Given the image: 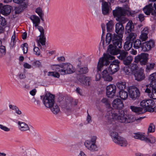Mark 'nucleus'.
Wrapping results in <instances>:
<instances>
[{
    "label": "nucleus",
    "instance_id": "1",
    "mask_svg": "<svg viewBox=\"0 0 156 156\" xmlns=\"http://www.w3.org/2000/svg\"><path fill=\"white\" fill-rule=\"evenodd\" d=\"M113 108L116 109L115 111L112 108L108 111L106 118L109 122H112L115 119L119 122L125 123L132 122L136 119L134 115L131 114H126L122 109L124 105L122 101L119 99L114 100L112 102Z\"/></svg>",
    "mask_w": 156,
    "mask_h": 156
},
{
    "label": "nucleus",
    "instance_id": "2",
    "mask_svg": "<svg viewBox=\"0 0 156 156\" xmlns=\"http://www.w3.org/2000/svg\"><path fill=\"white\" fill-rule=\"evenodd\" d=\"M122 37L114 33L113 34L109 33H107L105 38L106 45L109 44L111 41L113 44V45L110 44L108 46V50L109 53L113 49V50L119 49L122 47Z\"/></svg>",
    "mask_w": 156,
    "mask_h": 156
},
{
    "label": "nucleus",
    "instance_id": "3",
    "mask_svg": "<svg viewBox=\"0 0 156 156\" xmlns=\"http://www.w3.org/2000/svg\"><path fill=\"white\" fill-rule=\"evenodd\" d=\"M155 104V102L153 100L145 99L143 100L140 103V106L142 107H137L131 106L130 109L138 115L144 113L146 111L153 112L154 111V108H153Z\"/></svg>",
    "mask_w": 156,
    "mask_h": 156
},
{
    "label": "nucleus",
    "instance_id": "4",
    "mask_svg": "<svg viewBox=\"0 0 156 156\" xmlns=\"http://www.w3.org/2000/svg\"><path fill=\"white\" fill-rule=\"evenodd\" d=\"M52 70L58 72L61 75L71 74L74 72L73 65L70 63H64L60 65H53L51 66Z\"/></svg>",
    "mask_w": 156,
    "mask_h": 156
},
{
    "label": "nucleus",
    "instance_id": "5",
    "mask_svg": "<svg viewBox=\"0 0 156 156\" xmlns=\"http://www.w3.org/2000/svg\"><path fill=\"white\" fill-rule=\"evenodd\" d=\"M113 15L114 17H116V20L120 22H122L124 20L125 18L123 16L127 15L128 16H134L133 13L131 11L121 7H118L116 9L113 11Z\"/></svg>",
    "mask_w": 156,
    "mask_h": 156
},
{
    "label": "nucleus",
    "instance_id": "6",
    "mask_svg": "<svg viewBox=\"0 0 156 156\" xmlns=\"http://www.w3.org/2000/svg\"><path fill=\"white\" fill-rule=\"evenodd\" d=\"M115 59V57L110 55L109 54L104 53L103 56L99 59L97 66L98 71H101V69L104 66H107L109 65L112 61Z\"/></svg>",
    "mask_w": 156,
    "mask_h": 156
},
{
    "label": "nucleus",
    "instance_id": "7",
    "mask_svg": "<svg viewBox=\"0 0 156 156\" xmlns=\"http://www.w3.org/2000/svg\"><path fill=\"white\" fill-rule=\"evenodd\" d=\"M41 99L45 106L47 108H51L55 102V95L50 94H46L45 96H41Z\"/></svg>",
    "mask_w": 156,
    "mask_h": 156
},
{
    "label": "nucleus",
    "instance_id": "8",
    "mask_svg": "<svg viewBox=\"0 0 156 156\" xmlns=\"http://www.w3.org/2000/svg\"><path fill=\"white\" fill-rule=\"evenodd\" d=\"M76 72L79 74H85L89 71L87 65H84L83 60L81 58H78L76 61Z\"/></svg>",
    "mask_w": 156,
    "mask_h": 156
},
{
    "label": "nucleus",
    "instance_id": "9",
    "mask_svg": "<svg viewBox=\"0 0 156 156\" xmlns=\"http://www.w3.org/2000/svg\"><path fill=\"white\" fill-rule=\"evenodd\" d=\"M127 90L129 98L133 101L138 99L140 96V90L136 87H130Z\"/></svg>",
    "mask_w": 156,
    "mask_h": 156
},
{
    "label": "nucleus",
    "instance_id": "10",
    "mask_svg": "<svg viewBox=\"0 0 156 156\" xmlns=\"http://www.w3.org/2000/svg\"><path fill=\"white\" fill-rule=\"evenodd\" d=\"M110 136L113 141L118 144H120L121 146L127 145V142L124 138L119 136L117 133L112 132L110 133Z\"/></svg>",
    "mask_w": 156,
    "mask_h": 156
},
{
    "label": "nucleus",
    "instance_id": "11",
    "mask_svg": "<svg viewBox=\"0 0 156 156\" xmlns=\"http://www.w3.org/2000/svg\"><path fill=\"white\" fill-rule=\"evenodd\" d=\"M148 54L141 53L135 57L134 62L136 63L139 62L140 64L142 66L146 65L148 61Z\"/></svg>",
    "mask_w": 156,
    "mask_h": 156
},
{
    "label": "nucleus",
    "instance_id": "12",
    "mask_svg": "<svg viewBox=\"0 0 156 156\" xmlns=\"http://www.w3.org/2000/svg\"><path fill=\"white\" fill-rule=\"evenodd\" d=\"M156 4L154 3L153 6V3H150L146 5L143 9L145 14L149 15L150 13L154 16H156Z\"/></svg>",
    "mask_w": 156,
    "mask_h": 156
},
{
    "label": "nucleus",
    "instance_id": "13",
    "mask_svg": "<svg viewBox=\"0 0 156 156\" xmlns=\"http://www.w3.org/2000/svg\"><path fill=\"white\" fill-rule=\"evenodd\" d=\"M111 51H111V52L110 54L113 55H117V57L119 59L122 61L128 55V52L126 51L123 50H121L120 49L113 50V49Z\"/></svg>",
    "mask_w": 156,
    "mask_h": 156
},
{
    "label": "nucleus",
    "instance_id": "14",
    "mask_svg": "<svg viewBox=\"0 0 156 156\" xmlns=\"http://www.w3.org/2000/svg\"><path fill=\"white\" fill-rule=\"evenodd\" d=\"M119 63L118 61L115 60L110 64L108 68V72L110 74H113L119 71L120 69Z\"/></svg>",
    "mask_w": 156,
    "mask_h": 156
},
{
    "label": "nucleus",
    "instance_id": "15",
    "mask_svg": "<svg viewBox=\"0 0 156 156\" xmlns=\"http://www.w3.org/2000/svg\"><path fill=\"white\" fill-rule=\"evenodd\" d=\"M155 45L154 41L152 40H150L142 44L140 50L144 52L147 51L151 50Z\"/></svg>",
    "mask_w": 156,
    "mask_h": 156
},
{
    "label": "nucleus",
    "instance_id": "16",
    "mask_svg": "<svg viewBox=\"0 0 156 156\" xmlns=\"http://www.w3.org/2000/svg\"><path fill=\"white\" fill-rule=\"evenodd\" d=\"M116 87L114 84H110L107 87L106 94L109 98H112L115 94Z\"/></svg>",
    "mask_w": 156,
    "mask_h": 156
},
{
    "label": "nucleus",
    "instance_id": "17",
    "mask_svg": "<svg viewBox=\"0 0 156 156\" xmlns=\"http://www.w3.org/2000/svg\"><path fill=\"white\" fill-rule=\"evenodd\" d=\"M78 77V80L84 85L87 86H90L91 84L92 79L90 76H87L85 75H82Z\"/></svg>",
    "mask_w": 156,
    "mask_h": 156
},
{
    "label": "nucleus",
    "instance_id": "18",
    "mask_svg": "<svg viewBox=\"0 0 156 156\" xmlns=\"http://www.w3.org/2000/svg\"><path fill=\"white\" fill-rule=\"evenodd\" d=\"M149 80L150 81V86L154 90V93H156V73L154 72L151 74L149 77Z\"/></svg>",
    "mask_w": 156,
    "mask_h": 156
},
{
    "label": "nucleus",
    "instance_id": "19",
    "mask_svg": "<svg viewBox=\"0 0 156 156\" xmlns=\"http://www.w3.org/2000/svg\"><path fill=\"white\" fill-rule=\"evenodd\" d=\"M135 78V80L138 81H141L144 80L145 78V76L144 73V71L142 69H140L134 73Z\"/></svg>",
    "mask_w": 156,
    "mask_h": 156
},
{
    "label": "nucleus",
    "instance_id": "20",
    "mask_svg": "<svg viewBox=\"0 0 156 156\" xmlns=\"http://www.w3.org/2000/svg\"><path fill=\"white\" fill-rule=\"evenodd\" d=\"M115 31L118 36L123 37V34L124 31V28L122 23H119L116 24Z\"/></svg>",
    "mask_w": 156,
    "mask_h": 156
},
{
    "label": "nucleus",
    "instance_id": "21",
    "mask_svg": "<svg viewBox=\"0 0 156 156\" xmlns=\"http://www.w3.org/2000/svg\"><path fill=\"white\" fill-rule=\"evenodd\" d=\"M12 7L8 5H2L0 8V12L3 15L7 16L9 15L11 12Z\"/></svg>",
    "mask_w": 156,
    "mask_h": 156
},
{
    "label": "nucleus",
    "instance_id": "22",
    "mask_svg": "<svg viewBox=\"0 0 156 156\" xmlns=\"http://www.w3.org/2000/svg\"><path fill=\"white\" fill-rule=\"evenodd\" d=\"M110 11V8L108 3L105 2H103L102 4V11L104 15L108 14Z\"/></svg>",
    "mask_w": 156,
    "mask_h": 156
},
{
    "label": "nucleus",
    "instance_id": "23",
    "mask_svg": "<svg viewBox=\"0 0 156 156\" xmlns=\"http://www.w3.org/2000/svg\"><path fill=\"white\" fill-rule=\"evenodd\" d=\"M149 86V85H146V89H144L145 90V93L148 94V96L150 98L155 100L156 99V98H155L154 94V93H155L154 90L153 89L152 87L150 86V89H149L148 88Z\"/></svg>",
    "mask_w": 156,
    "mask_h": 156
},
{
    "label": "nucleus",
    "instance_id": "24",
    "mask_svg": "<svg viewBox=\"0 0 156 156\" xmlns=\"http://www.w3.org/2000/svg\"><path fill=\"white\" fill-rule=\"evenodd\" d=\"M149 33L148 29L147 28H144L141 31V34L139 38L142 41H146L148 38L147 35Z\"/></svg>",
    "mask_w": 156,
    "mask_h": 156
},
{
    "label": "nucleus",
    "instance_id": "25",
    "mask_svg": "<svg viewBox=\"0 0 156 156\" xmlns=\"http://www.w3.org/2000/svg\"><path fill=\"white\" fill-rule=\"evenodd\" d=\"M18 124L19 129L21 131H25L30 129L28 125L25 122L19 121L18 122Z\"/></svg>",
    "mask_w": 156,
    "mask_h": 156
},
{
    "label": "nucleus",
    "instance_id": "26",
    "mask_svg": "<svg viewBox=\"0 0 156 156\" xmlns=\"http://www.w3.org/2000/svg\"><path fill=\"white\" fill-rule=\"evenodd\" d=\"M102 76V78L105 81H111L113 79L112 76L109 74L107 69H105L103 71Z\"/></svg>",
    "mask_w": 156,
    "mask_h": 156
},
{
    "label": "nucleus",
    "instance_id": "27",
    "mask_svg": "<svg viewBox=\"0 0 156 156\" xmlns=\"http://www.w3.org/2000/svg\"><path fill=\"white\" fill-rule=\"evenodd\" d=\"M97 139L96 136H94L91 138V140H87L85 141L84 143V145L85 146H96L95 145L96 140Z\"/></svg>",
    "mask_w": 156,
    "mask_h": 156
},
{
    "label": "nucleus",
    "instance_id": "28",
    "mask_svg": "<svg viewBox=\"0 0 156 156\" xmlns=\"http://www.w3.org/2000/svg\"><path fill=\"white\" fill-rule=\"evenodd\" d=\"M134 25L132 22H128L125 27V33L129 34L133 30Z\"/></svg>",
    "mask_w": 156,
    "mask_h": 156
},
{
    "label": "nucleus",
    "instance_id": "29",
    "mask_svg": "<svg viewBox=\"0 0 156 156\" xmlns=\"http://www.w3.org/2000/svg\"><path fill=\"white\" fill-rule=\"evenodd\" d=\"M30 19L32 20L35 26L37 27L40 24V20L39 17L35 15H32L30 17Z\"/></svg>",
    "mask_w": 156,
    "mask_h": 156
},
{
    "label": "nucleus",
    "instance_id": "30",
    "mask_svg": "<svg viewBox=\"0 0 156 156\" xmlns=\"http://www.w3.org/2000/svg\"><path fill=\"white\" fill-rule=\"evenodd\" d=\"M144 133L140 132H138L134 133V135L132 136V137L135 139H138L144 141L145 136L144 135Z\"/></svg>",
    "mask_w": 156,
    "mask_h": 156
},
{
    "label": "nucleus",
    "instance_id": "31",
    "mask_svg": "<svg viewBox=\"0 0 156 156\" xmlns=\"http://www.w3.org/2000/svg\"><path fill=\"white\" fill-rule=\"evenodd\" d=\"M27 7V3H23L20 6L16 7L15 9V12L16 14H19Z\"/></svg>",
    "mask_w": 156,
    "mask_h": 156
},
{
    "label": "nucleus",
    "instance_id": "32",
    "mask_svg": "<svg viewBox=\"0 0 156 156\" xmlns=\"http://www.w3.org/2000/svg\"><path fill=\"white\" fill-rule=\"evenodd\" d=\"M133 59V57L131 56H128V55L124 59L122 60L123 64L126 66L129 65L131 63Z\"/></svg>",
    "mask_w": 156,
    "mask_h": 156
},
{
    "label": "nucleus",
    "instance_id": "33",
    "mask_svg": "<svg viewBox=\"0 0 156 156\" xmlns=\"http://www.w3.org/2000/svg\"><path fill=\"white\" fill-rule=\"evenodd\" d=\"M126 40V41L124 43L123 48L126 51H129L132 47L133 42L127 40Z\"/></svg>",
    "mask_w": 156,
    "mask_h": 156
},
{
    "label": "nucleus",
    "instance_id": "34",
    "mask_svg": "<svg viewBox=\"0 0 156 156\" xmlns=\"http://www.w3.org/2000/svg\"><path fill=\"white\" fill-rule=\"evenodd\" d=\"M117 86L118 88L121 90H122L126 87V83L124 81H120L117 83Z\"/></svg>",
    "mask_w": 156,
    "mask_h": 156
},
{
    "label": "nucleus",
    "instance_id": "35",
    "mask_svg": "<svg viewBox=\"0 0 156 156\" xmlns=\"http://www.w3.org/2000/svg\"><path fill=\"white\" fill-rule=\"evenodd\" d=\"M133 47L136 49H140L142 44L141 40L139 39H137L133 41Z\"/></svg>",
    "mask_w": 156,
    "mask_h": 156
},
{
    "label": "nucleus",
    "instance_id": "36",
    "mask_svg": "<svg viewBox=\"0 0 156 156\" xmlns=\"http://www.w3.org/2000/svg\"><path fill=\"white\" fill-rule=\"evenodd\" d=\"M136 34L134 33H130L128 36L126 38V40H127L133 43V41L136 39Z\"/></svg>",
    "mask_w": 156,
    "mask_h": 156
},
{
    "label": "nucleus",
    "instance_id": "37",
    "mask_svg": "<svg viewBox=\"0 0 156 156\" xmlns=\"http://www.w3.org/2000/svg\"><path fill=\"white\" fill-rule=\"evenodd\" d=\"M107 30L108 32L112 31L114 23L112 21L110 20L106 23Z\"/></svg>",
    "mask_w": 156,
    "mask_h": 156
},
{
    "label": "nucleus",
    "instance_id": "38",
    "mask_svg": "<svg viewBox=\"0 0 156 156\" xmlns=\"http://www.w3.org/2000/svg\"><path fill=\"white\" fill-rule=\"evenodd\" d=\"M49 108L52 112L55 114H57L60 111L58 106L57 105H54L51 107Z\"/></svg>",
    "mask_w": 156,
    "mask_h": 156
},
{
    "label": "nucleus",
    "instance_id": "39",
    "mask_svg": "<svg viewBox=\"0 0 156 156\" xmlns=\"http://www.w3.org/2000/svg\"><path fill=\"white\" fill-rule=\"evenodd\" d=\"M119 95L120 98L123 100H126L128 97L127 92L123 90L119 91Z\"/></svg>",
    "mask_w": 156,
    "mask_h": 156
},
{
    "label": "nucleus",
    "instance_id": "40",
    "mask_svg": "<svg viewBox=\"0 0 156 156\" xmlns=\"http://www.w3.org/2000/svg\"><path fill=\"white\" fill-rule=\"evenodd\" d=\"M146 65V71L147 72H149L151 70L153 69L155 64L154 63H147Z\"/></svg>",
    "mask_w": 156,
    "mask_h": 156
},
{
    "label": "nucleus",
    "instance_id": "41",
    "mask_svg": "<svg viewBox=\"0 0 156 156\" xmlns=\"http://www.w3.org/2000/svg\"><path fill=\"white\" fill-rule=\"evenodd\" d=\"M129 67L130 69V70L131 71V73H134L136 71L138 70V66L136 64H131Z\"/></svg>",
    "mask_w": 156,
    "mask_h": 156
},
{
    "label": "nucleus",
    "instance_id": "42",
    "mask_svg": "<svg viewBox=\"0 0 156 156\" xmlns=\"http://www.w3.org/2000/svg\"><path fill=\"white\" fill-rule=\"evenodd\" d=\"M155 126L152 123H151L149 125L148 129V131L147 132V134H148L149 133L154 132L155 131Z\"/></svg>",
    "mask_w": 156,
    "mask_h": 156
},
{
    "label": "nucleus",
    "instance_id": "43",
    "mask_svg": "<svg viewBox=\"0 0 156 156\" xmlns=\"http://www.w3.org/2000/svg\"><path fill=\"white\" fill-rule=\"evenodd\" d=\"M144 141L147 143L153 144L155 142V137H151L150 138L145 137Z\"/></svg>",
    "mask_w": 156,
    "mask_h": 156
},
{
    "label": "nucleus",
    "instance_id": "44",
    "mask_svg": "<svg viewBox=\"0 0 156 156\" xmlns=\"http://www.w3.org/2000/svg\"><path fill=\"white\" fill-rule=\"evenodd\" d=\"M23 48V50L24 54H26L28 50V45L26 43H24L22 44L21 46Z\"/></svg>",
    "mask_w": 156,
    "mask_h": 156
},
{
    "label": "nucleus",
    "instance_id": "45",
    "mask_svg": "<svg viewBox=\"0 0 156 156\" xmlns=\"http://www.w3.org/2000/svg\"><path fill=\"white\" fill-rule=\"evenodd\" d=\"M56 72H49L48 73V75L49 76H52L58 78L60 76L59 73L58 72L56 71Z\"/></svg>",
    "mask_w": 156,
    "mask_h": 156
},
{
    "label": "nucleus",
    "instance_id": "46",
    "mask_svg": "<svg viewBox=\"0 0 156 156\" xmlns=\"http://www.w3.org/2000/svg\"><path fill=\"white\" fill-rule=\"evenodd\" d=\"M6 49L4 46L2 45L0 47V57L4 55L5 54Z\"/></svg>",
    "mask_w": 156,
    "mask_h": 156
},
{
    "label": "nucleus",
    "instance_id": "47",
    "mask_svg": "<svg viewBox=\"0 0 156 156\" xmlns=\"http://www.w3.org/2000/svg\"><path fill=\"white\" fill-rule=\"evenodd\" d=\"M6 20L3 17L0 16V26L4 27L6 25Z\"/></svg>",
    "mask_w": 156,
    "mask_h": 156
},
{
    "label": "nucleus",
    "instance_id": "48",
    "mask_svg": "<svg viewBox=\"0 0 156 156\" xmlns=\"http://www.w3.org/2000/svg\"><path fill=\"white\" fill-rule=\"evenodd\" d=\"M101 102L105 105L109 106L110 105V102L106 98H104L101 100Z\"/></svg>",
    "mask_w": 156,
    "mask_h": 156
},
{
    "label": "nucleus",
    "instance_id": "49",
    "mask_svg": "<svg viewBox=\"0 0 156 156\" xmlns=\"http://www.w3.org/2000/svg\"><path fill=\"white\" fill-rule=\"evenodd\" d=\"M34 53L38 56L40 54V50L39 48L37 47H34Z\"/></svg>",
    "mask_w": 156,
    "mask_h": 156
},
{
    "label": "nucleus",
    "instance_id": "50",
    "mask_svg": "<svg viewBox=\"0 0 156 156\" xmlns=\"http://www.w3.org/2000/svg\"><path fill=\"white\" fill-rule=\"evenodd\" d=\"M35 12L38 14L39 16H41V15H44L42 13V11L41 9L40 8H37L36 9Z\"/></svg>",
    "mask_w": 156,
    "mask_h": 156
},
{
    "label": "nucleus",
    "instance_id": "51",
    "mask_svg": "<svg viewBox=\"0 0 156 156\" xmlns=\"http://www.w3.org/2000/svg\"><path fill=\"white\" fill-rule=\"evenodd\" d=\"M39 41L42 45H45L46 42L45 37H40Z\"/></svg>",
    "mask_w": 156,
    "mask_h": 156
},
{
    "label": "nucleus",
    "instance_id": "52",
    "mask_svg": "<svg viewBox=\"0 0 156 156\" xmlns=\"http://www.w3.org/2000/svg\"><path fill=\"white\" fill-rule=\"evenodd\" d=\"M0 128L6 132H8L10 130V129L9 128H8L6 126L1 124H0Z\"/></svg>",
    "mask_w": 156,
    "mask_h": 156
},
{
    "label": "nucleus",
    "instance_id": "53",
    "mask_svg": "<svg viewBox=\"0 0 156 156\" xmlns=\"http://www.w3.org/2000/svg\"><path fill=\"white\" fill-rule=\"evenodd\" d=\"M87 148L90 151L94 152L98 150V147H87Z\"/></svg>",
    "mask_w": 156,
    "mask_h": 156
},
{
    "label": "nucleus",
    "instance_id": "54",
    "mask_svg": "<svg viewBox=\"0 0 156 156\" xmlns=\"http://www.w3.org/2000/svg\"><path fill=\"white\" fill-rule=\"evenodd\" d=\"M144 16L143 14H140L138 15V18L141 22L143 21L145 19Z\"/></svg>",
    "mask_w": 156,
    "mask_h": 156
},
{
    "label": "nucleus",
    "instance_id": "55",
    "mask_svg": "<svg viewBox=\"0 0 156 156\" xmlns=\"http://www.w3.org/2000/svg\"><path fill=\"white\" fill-rule=\"evenodd\" d=\"M101 27L102 30V33L101 35L102 38L104 36L105 32V25L104 23H102L101 24Z\"/></svg>",
    "mask_w": 156,
    "mask_h": 156
},
{
    "label": "nucleus",
    "instance_id": "56",
    "mask_svg": "<svg viewBox=\"0 0 156 156\" xmlns=\"http://www.w3.org/2000/svg\"><path fill=\"white\" fill-rule=\"evenodd\" d=\"M26 0H13V2L17 4H21L23 5V3H26L24 2Z\"/></svg>",
    "mask_w": 156,
    "mask_h": 156
},
{
    "label": "nucleus",
    "instance_id": "57",
    "mask_svg": "<svg viewBox=\"0 0 156 156\" xmlns=\"http://www.w3.org/2000/svg\"><path fill=\"white\" fill-rule=\"evenodd\" d=\"M124 70L125 72L128 75H129L130 73L131 72V71L130 70V69L129 66L125 68Z\"/></svg>",
    "mask_w": 156,
    "mask_h": 156
},
{
    "label": "nucleus",
    "instance_id": "58",
    "mask_svg": "<svg viewBox=\"0 0 156 156\" xmlns=\"http://www.w3.org/2000/svg\"><path fill=\"white\" fill-rule=\"evenodd\" d=\"M101 78V75L99 73H97L95 76V80L97 81L100 80Z\"/></svg>",
    "mask_w": 156,
    "mask_h": 156
},
{
    "label": "nucleus",
    "instance_id": "59",
    "mask_svg": "<svg viewBox=\"0 0 156 156\" xmlns=\"http://www.w3.org/2000/svg\"><path fill=\"white\" fill-rule=\"evenodd\" d=\"M87 121L88 123H89L90 122H91V117L89 115L88 113V111H87Z\"/></svg>",
    "mask_w": 156,
    "mask_h": 156
},
{
    "label": "nucleus",
    "instance_id": "60",
    "mask_svg": "<svg viewBox=\"0 0 156 156\" xmlns=\"http://www.w3.org/2000/svg\"><path fill=\"white\" fill-rule=\"evenodd\" d=\"M15 39L16 35L15 34V31H14V34L12 37L11 42H13V43H14L15 42H16Z\"/></svg>",
    "mask_w": 156,
    "mask_h": 156
},
{
    "label": "nucleus",
    "instance_id": "61",
    "mask_svg": "<svg viewBox=\"0 0 156 156\" xmlns=\"http://www.w3.org/2000/svg\"><path fill=\"white\" fill-rule=\"evenodd\" d=\"M34 65L37 67H39L41 66V63L39 61H36L34 62Z\"/></svg>",
    "mask_w": 156,
    "mask_h": 156
},
{
    "label": "nucleus",
    "instance_id": "62",
    "mask_svg": "<svg viewBox=\"0 0 156 156\" xmlns=\"http://www.w3.org/2000/svg\"><path fill=\"white\" fill-rule=\"evenodd\" d=\"M9 106L10 109L14 110H15L18 108V107L16 105H9Z\"/></svg>",
    "mask_w": 156,
    "mask_h": 156
},
{
    "label": "nucleus",
    "instance_id": "63",
    "mask_svg": "<svg viewBox=\"0 0 156 156\" xmlns=\"http://www.w3.org/2000/svg\"><path fill=\"white\" fill-rule=\"evenodd\" d=\"M23 66L25 68L30 69L31 68V65L28 64L27 63H25L24 64Z\"/></svg>",
    "mask_w": 156,
    "mask_h": 156
},
{
    "label": "nucleus",
    "instance_id": "64",
    "mask_svg": "<svg viewBox=\"0 0 156 156\" xmlns=\"http://www.w3.org/2000/svg\"><path fill=\"white\" fill-rule=\"evenodd\" d=\"M36 92V90L34 89L30 92V93L31 95L34 96Z\"/></svg>",
    "mask_w": 156,
    "mask_h": 156
}]
</instances>
